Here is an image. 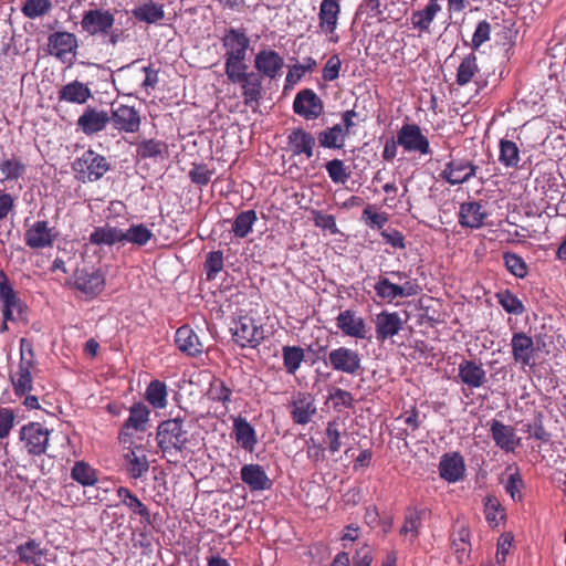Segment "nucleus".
<instances>
[{"instance_id":"obj_1","label":"nucleus","mask_w":566,"mask_h":566,"mask_svg":"<svg viewBox=\"0 0 566 566\" xmlns=\"http://www.w3.org/2000/svg\"><path fill=\"white\" fill-rule=\"evenodd\" d=\"M284 59L272 49L260 50L254 56L255 71H244L238 82L245 106L259 105L263 97V80H277L282 75Z\"/></svg>"},{"instance_id":"obj_2","label":"nucleus","mask_w":566,"mask_h":566,"mask_svg":"<svg viewBox=\"0 0 566 566\" xmlns=\"http://www.w3.org/2000/svg\"><path fill=\"white\" fill-rule=\"evenodd\" d=\"M224 49V73L232 84H238L243 72L249 70L247 52L250 40L242 29L231 28L221 39Z\"/></svg>"},{"instance_id":"obj_3","label":"nucleus","mask_w":566,"mask_h":566,"mask_svg":"<svg viewBox=\"0 0 566 566\" xmlns=\"http://www.w3.org/2000/svg\"><path fill=\"white\" fill-rule=\"evenodd\" d=\"M156 442L164 455H176L182 452L188 443L187 431L181 418H171L159 422Z\"/></svg>"},{"instance_id":"obj_4","label":"nucleus","mask_w":566,"mask_h":566,"mask_svg":"<svg viewBox=\"0 0 566 566\" xmlns=\"http://www.w3.org/2000/svg\"><path fill=\"white\" fill-rule=\"evenodd\" d=\"M389 275L398 280H405L402 284H396L388 276L380 275L374 285L376 295L384 302L392 303L397 298H407L416 296L421 291L416 280H410L408 274L402 271H391Z\"/></svg>"},{"instance_id":"obj_5","label":"nucleus","mask_w":566,"mask_h":566,"mask_svg":"<svg viewBox=\"0 0 566 566\" xmlns=\"http://www.w3.org/2000/svg\"><path fill=\"white\" fill-rule=\"evenodd\" d=\"M52 430L38 421H30L19 430V441L22 450L31 457H41L46 453Z\"/></svg>"},{"instance_id":"obj_6","label":"nucleus","mask_w":566,"mask_h":566,"mask_svg":"<svg viewBox=\"0 0 566 566\" xmlns=\"http://www.w3.org/2000/svg\"><path fill=\"white\" fill-rule=\"evenodd\" d=\"M150 420V409L142 401L135 402L129 408V416L122 424L118 441L122 444L133 446L134 433L145 432Z\"/></svg>"},{"instance_id":"obj_7","label":"nucleus","mask_w":566,"mask_h":566,"mask_svg":"<svg viewBox=\"0 0 566 566\" xmlns=\"http://www.w3.org/2000/svg\"><path fill=\"white\" fill-rule=\"evenodd\" d=\"M111 168L106 157L94 151L85 150L81 157L73 163V169L81 175L83 180L96 181L101 179Z\"/></svg>"},{"instance_id":"obj_8","label":"nucleus","mask_w":566,"mask_h":566,"mask_svg":"<svg viewBox=\"0 0 566 566\" xmlns=\"http://www.w3.org/2000/svg\"><path fill=\"white\" fill-rule=\"evenodd\" d=\"M77 36L69 31H55L48 38V52L62 63H73L77 54Z\"/></svg>"},{"instance_id":"obj_9","label":"nucleus","mask_w":566,"mask_h":566,"mask_svg":"<svg viewBox=\"0 0 566 566\" xmlns=\"http://www.w3.org/2000/svg\"><path fill=\"white\" fill-rule=\"evenodd\" d=\"M82 31L91 36L107 35L115 24V14L108 9H88L81 19Z\"/></svg>"},{"instance_id":"obj_10","label":"nucleus","mask_w":566,"mask_h":566,"mask_svg":"<svg viewBox=\"0 0 566 566\" xmlns=\"http://www.w3.org/2000/svg\"><path fill=\"white\" fill-rule=\"evenodd\" d=\"M325 365L335 371L352 376L357 375L363 369L360 354L345 346H339L328 352Z\"/></svg>"},{"instance_id":"obj_11","label":"nucleus","mask_w":566,"mask_h":566,"mask_svg":"<svg viewBox=\"0 0 566 566\" xmlns=\"http://www.w3.org/2000/svg\"><path fill=\"white\" fill-rule=\"evenodd\" d=\"M397 143L406 153L431 155L430 142L417 124H403L397 132Z\"/></svg>"},{"instance_id":"obj_12","label":"nucleus","mask_w":566,"mask_h":566,"mask_svg":"<svg viewBox=\"0 0 566 566\" xmlns=\"http://www.w3.org/2000/svg\"><path fill=\"white\" fill-rule=\"evenodd\" d=\"M232 337L241 348H255L264 339V329L250 316H240L231 328Z\"/></svg>"},{"instance_id":"obj_13","label":"nucleus","mask_w":566,"mask_h":566,"mask_svg":"<svg viewBox=\"0 0 566 566\" xmlns=\"http://www.w3.org/2000/svg\"><path fill=\"white\" fill-rule=\"evenodd\" d=\"M0 301L6 321L17 322L24 318L27 306L10 285L8 276L3 271H0Z\"/></svg>"},{"instance_id":"obj_14","label":"nucleus","mask_w":566,"mask_h":566,"mask_svg":"<svg viewBox=\"0 0 566 566\" xmlns=\"http://www.w3.org/2000/svg\"><path fill=\"white\" fill-rule=\"evenodd\" d=\"M105 275L99 270L76 269L73 274V286L87 298L93 300L105 289Z\"/></svg>"},{"instance_id":"obj_15","label":"nucleus","mask_w":566,"mask_h":566,"mask_svg":"<svg viewBox=\"0 0 566 566\" xmlns=\"http://www.w3.org/2000/svg\"><path fill=\"white\" fill-rule=\"evenodd\" d=\"M59 234V231L50 227L48 221L39 220L25 230L24 243L33 250L52 248Z\"/></svg>"},{"instance_id":"obj_16","label":"nucleus","mask_w":566,"mask_h":566,"mask_svg":"<svg viewBox=\"0 0 566 566\" xmlns=\"http://www.w3.org/2000/svg\"><path fill=\"white\" fill-rule=\"evenodd\" d=\"M291 418L295 424H307L316 415L314 397L310 392L297 391L289 402Z\"/></svg>"},{"instance_id":"obj_17","label":"nucleus","mask_w":566,"mask_h":566,"mask_svg":"<svg viewBox=\"0 0 566 566\" xmlns=\"http://www.w3.org/2000/svg\"><path fill=\"white\" fill-rule=\"evenodd\" d=\"M109 118V123L118 132L136 133L140 128V114L134 106L125 104L113 105Z\"/></svg>"},{"instance_id":"obj_18","label":"nucleus","mask_w":566,"mask_h":566,"mask_svg":"<svg viewBox=\"0 0 566 566\" xmlns=\"http://www.w3.org/2000/svg\"><path fill=\"white\" fill-rule=\"evenodd\" d=\"M340 4L338 0H322L318 11V27L321 31L329 35V41L337 43L339 35L336 33Z\"/></svg>"},{"instance_id":"obj_19","label":"nucleus","mask_w":566,"mask_h":566,"mask_svg":"<svg viewBox=\"0 0 566 566\" xmlns=\"http://www.w3.org/2000/svg\"><path fill=\"white\" fill-rule=\"evenodd\" d=\"M324 105L318 95L311 88L297 92L293 101V111L305 119H316L323 113Z\"/></svg>"},{"instance_id":"obj_20","label":"nucleus","mask_w":566,"mask_h":566,"mask_svg":"<svg viewBox=\"0 0 566 566\" xmlns=\"http://www.w3.org/2000/svg\"><path fill=\"white\" fill-rule=\"evenodd\" d=\"M336 326L345 336L357 339L368 338V328L365 319L353 310L339 312L336 317Z\"/></svg>"},{"instance_id":"obj_21","label":"nucleus","mask_w":566,"mask_h":566,"mask_svg":"<svg viewBox=\"0 0 566 566\" xmlns=\"http://www.w3.org/2000/svg\"><path fill=\"white\" fill-rule=\"evenodd\" d=\"M442 11L439 0H428L422 9L411 12L410 23L412 29L421 34H431L432 23L437 15Z\"/></svg>"},{"instance_id":"obj_22","label":"nucleus","mask_w":566,"mask_h":566,"mask_svg":"<svg viewBox=\"0 0 566 566\" xmlns=\"http://www.w3.org/2000/svg\"><path fill=\"white\" fill-rule=\"evenodd\" d=\"M478 166L468 159H452L446 164L441 177L448 184L454 186L469 181L475 177Z\"/></svg>"},{"instance_id":"obj_23","label":"nucleus","mask_w":566,"mask_h":566,"mask_svg":"<svg viewBox=\"0 0 566 566\" xmlns=\"http://www.w3.org/2000/svg\"><path fill=\"white\" fill-rule=\"evenodd\" d=\"M240 478L251 492L266 491L273 485V482L266 474L264 468L256 463L242 465L240 470Z\"/></svg>"},{"instance_id":"obj_24","label":"nucleus","mask_w":566,"mask_h":566,"mask_svg":"<svg viewBox=\"0 0 566 566\" xmlns=\"http://www.w3.org/2000/svg\"><path fill=\"white\" fill-rule=\"evenodd\" d=\"M512 355L523 368L533 365L536 348L533 338L524 332H515L511 339Z\"/></svg>"},{"instance_id":"obj_25","label":"nucleus","mask_w":566,"mask_h":566,"mask_svg":"<svg viewBox=\"0 0 566 566\" xmlns=\"http://www.w3.org/2000/svg\"><path fill=\"white\" fill-rule=\"evenodd\" d=\"M175 345L182 354L189 357H198L205 352V346L199 336L188 324L177 328Z\"/></svg>"},{"instance_id":"obj_26","label":"nucleus","mask_w":566,"mask_h":566,"mask_svg":"<svg viewBox=\"0 0 566 566\" xmlns=\"http://www.w3.org/2000/svg\"><path fill=\"white\" fill-rule=\"evenodd\" d=\"M440 478L449 483H457L465 475V463L459 452L446 453L439 462Z\"/></svg>"},{"instance_id":"obj_27","label":"nucleus","mask_w":566,"mask_h":566,"mask_svg":"<svg viewBox=\"0 0 566 566\" xmlns=\"http://www.w3.org/2000/svg\"><path fill=\"white\" fill-rule=\"evenodd\" d=\"M490 432L495 446L506 453L514 452L521 443V439L516 437L515 429L496 419L490 422Z\"/></svg>"},{"instance_id":"obj_28","label":"nucleus","mask_w":566,"mask_h":566,"mask_svg":"<svg viewBox=\"0 0 566 566\" xmlns=\"http://www.w3.org/2000/svg\"><path fill=\"white\" fill-rule=\"evenodd\" d=\"M488 211L480 201H468L460 206L458 213L459 224L463 228L480 229L484 226Z\"/></svg>"},{"instance_id":"obj_29","label":"nucleus","mask_w":566,"mask_h":566,"mask_svg":"<svg viewBox=\"0 0 566 566\" xmlns=\"http://www.w3.org/2000/svg\"><path fill=\"white\" fill-rule=\"evenodd\" d=\"M403 326L398 312L382 311L376 316L375 332L378 342H385L397 335Z\"/></svg>"},{"instance_id":"obj_30","label":"nucleus","mask_w":566,"mask_h":566,"mask_svg":"<svg viewBox=\"0 0 566 566\" xmlns=\"http://www.w3.org/2000/svg\"><path fill=\"white\" fill-rule=\"evenodd\" d=\"M111 122L109 114L105 111H97L94 107H86L77 119V127L87 136L104 130Z\"/></svg>"},{"instance_id":"obj_31","label":"nucleus","mask_w":566,"mask_h":566,"mask_svg":"<svg viewBox=\"0 0 566 566\" xmlns=\"http://www.w3.org/2000/svg\"><path fill=\"white\" fill-rule=\"evenodd\" d=\"M169 156L168 144L156 138L142 139L136 143V157L138 159H153L154 161H163Z\"/></svg>"},{"instance_id":"obj_32","label":"nucleus","mask_w":566,"mask_h":566,"mask_svg":"<svg viewBox=\"0 0 566 566\" xmlns=\"http://www.w3.org/2000/svg\"><path fill=\"white\" fill-rule=\"evenodd\" d=\"M233 434L239 447L248 452H253L258 444L255 429L243 417H237L233 420Z\"/></svg>"},{"instance_id":"obj_33","label":"nucleus","mask_w":566,"mask_h":566,"mask_svg":"<svg viewBox=\"0 0 566 566\" xmlns=\"http://www.w3.org/2000/svg\"><path fill=\"white\" fill-rule=\"evenodd\" d=\"M459 378L470 388H479L486 381V371L474 360H462L459 365Z\"/></svg>"},{"instance_id":"obj_34","label":"nucleus","mask_w":566,"mask_h":566,"mask_svg":"<svg viewBox=\"0 0 566 566\" xmlns=\"http://www.w3.org/2000/svg\"><path fill=\"white\" fill-rule=\"evenodd\" d=\"M290 149L294 156L304 154L307 158L313 156L315 147L314 136L303 128L293 129L287 136Z\"/></svg>"},{"instance_id":"obj_35","label":"nucleus","mask_w":566,"mask_h":566,"mask_svg":"<svg viewBox=\"0 0 566 566\" xmlns=\"http://www.w3.org/2000/svg\"><path fill=\"white\" fill-rule=\"evenodd\" d=\"M423 511L417 506L409 505L403 513V523L399 530V535L408 537L413 543L419 534L422 525Z\"/></svg>"},{"instance_id":"obj_36","label":"nucleus","mask_w":566,"mask_h":566,"mask_svg":"<svg viewBox=\"0 0 566 566\" xmlns=\"http://www.w3.org/2000/svg\"><path fill=\"white\" fill-rule=\"evenodd\" d=\"M60 102H67L73 104H84L92 97L90 87L75 80L64 86L57 92Z\"/></svg>"},{"instance_id":"obj_37","label":"nucleus","mask_w":566,"mask_h":566,"mask_svg":"<svg viewBox=\"0 0 566 566\" xmlns=\"http://www.w3.org/2000/svg\"><path fill=\"white\" fill-rule=\"evenodd\" d=\"M132 15L137 22L155 24L165 18L164 6L153 0H145L132 10Z\"/></svg>"},{"instance_id":"obj_38","label":"nucleus","mask_w":566,"mask_h":566,"mask_svg":"<svg viewBox=\"0 0 566 566\" xmlns=\"http://www.w3.org/2000/svg\"><path fill=\"white\" fill-rule=\"evenodd\" d=\"M117 496L120 499L123 505H125L133 514L140 517L143 523H151L148 507L129 489L119 486L117 489Z\"/></svg>"},{"instance_id":"obj_39","label":"nucleus","mask_w":566,"mask_h":566,"mask_svg":"<svg viewBox=\"0 0 566 566\" xmlns=\"http://www.w3.org/2000/svg\"><path fill=\"white\" fill-rule=\"evenodd\" d=\"M122 229L109 226L108 223L95 227L91 232L88 241L96 247L108 245L112 247L122 243Z\"/></svg>"},{"instance_id":"obj_40","label":"nucleus","mask_w":566,"mask_h":566,"mask_svg":"<svg viewBox=\"0 0 566 566\" xmlns=\"http://www.w3.org/2000/svg\"><path fill=\"white\" fill-rule=\"evenodd\" d=\"M346 130H343L340 124H335L318 133L317 138L319 146L331 149H342L345 145Z\"/></svg>"},{"instance_id":"obj_41","label":"nucleus","mask_w":566,"mask_h":566,"mask_svg":"<svg viewBox=\"0 0 566 566\" xmlns=\"http://www.w3.org/2000/svg\"><path fill=\"white\" fill-rule=\"evenodd\" d=\"M122 243L145 247L154 238V233L144 224H132L127 230L122 229Z\"/></svg>"},{"instance_id":"obj_42","label":"nucleus","mask_w":566,"mask_h":566,"mask_svg":"<svg viewBox=\"0 0 566 566\" xmlns=\"http://www.w3.org/2000/svg\"><path fill=\"white\" fill-rule=\"evenodd\" d=\"M167 386L164 381L154 379L146 388L145 398L156 409L167 406Z\"/></svg>"},{"instance_id":"obj_43","label":"nucleus","mask_w":566,"mask_h":566,"mask_svg":"<svg viewBox=\"0 0 566 566\" xmlns=\"http://www.w3.org/2000/svg\"><path fill=\"white\" fill-rule=\"evenodd\" d=\"M479 72L478 59L474 53L464 56L457 70L455 83L460 86L469 84Z\"/></svg>"},{"instance_id":"obj_44","label":"nucleus","mask_w":566,"mask_h":566,"mask_svg":"<svg viewBox=\"0 0 566 566\" xmlns=\"http://www.w3.org/2000/svg\"><path fill=\"white\" fill-rule=\"evenodd\" d=\"M499 161L506 168H515L521 160L520 148L516 143L509 139H501L499 144Z\"/></svg>"},{"instance_id":"obj_45","label":"nucleus","mask_w":566,"mask_h":566,"mask_svg":"<svg viewBox=\"0 0 566 566\" xmlns=\"http://www.w3.org/2000/svg\"><path fill=\"white\" fill-rule=\"evenodd\" d=\"M17 553L19 555V559L23 563L32 564L34 566H42L43 564V551L33 539H30L25 544L18 546Z\"/></svg>"},{"instance_id":"obj_46","label":"nucleus","mask_w":566,"mask_h":566,"mask_svg":"<svg viewBox=\"0 0 566 566\" xmlns=\"http://www.w3.org/2000/svg\"><path fill=\"white\" fill-rule=\"evenodd\" d=\"M71 478L83 486H93L98 480L96 470L84 461L74 463Z\"/></svg>"},{"instance_id":"obj_47","label":"nucleus","mask_w":566,"mask_h":566,"mask_svg":"<svg viewBox=\"0 0 566 566\" xmlns=\"http://www.w3.org/2000/svg\"><path fill=\"white\" fill-rule=\"evenodd\" d=\"M258 216L254 210L241 211L232 223V232L237 238H245L256 222Z\"/></svg>"},{"instance_id":"obj_48","label":"nucleus","mask_w":566,"mask_h":566,"mask_svg":"<svg viewBox=\"0 0 566 566\" xmlns=\"http://www.w3.org/2000/svg\"><path fill=\"white\" fill-rule=\"evenodd\" d=\"M0 172L3 177L2 180H18L25 172V165L20 158L12 155L10 158L0 160Z\"/></svg>"},{"instance_id":"obj_49","label":"nucleus","mask_w":566,"mask_h":566,"mask_svg":"<svg viewBox=\"0 0 566 566\" xmlns=\"http://www.w3.org/2000/svg\"><path fill=\"white\" fill-rule=\"evenodd\" d=\"M128 462V473L133 479L142 478L149 469V463L145 454L138 455L136 451L128 446V452L125 454Z\"/></svg>"},{"instance_id":"obj_50","label":"nucleus","mask_w":566,"mask_h":566,"mask_svg":"<svg viewBox=\"0 0 566 566\" xmlns=\"http://www.w3.org/2000/svg\"><path fill=\"white\" fill-rule=\"evenodd\" d=\"M51 0H25L21 7L22 14L31 20L42 18L51 12Z\"/></svg>"},{"instance_id":"obj_51","label":"nucleus","mask_w":566,"mask_h":566,"mask_svg":"<svg viewBox=\"0 0 566 566\" xmlns=\"http://www.w3.org/2000/svg\"><path fill=\"white\" fill-rule=\"evenodd\" d=\"M346 431H340V423L337 420L327 422L325 429L324 442L327 446L328 451L334 454L342 449V438L346 436Z\"/></svg>"},{"instance_id":"obj_52","label":"nucleus","mask_w":566,"mask_h":566,"mask_svg":"<svg viewBox=\"0 0 566 566\" xmlns=\"http://www.w3.org/2000/svg\"><path fill=\"white\" fill-rule=\"evenodd\" d=\"M283 353V365L287 374L294 375L301 367L304 360V349L300 346H284Z\"/></svg>"},{"instance_id":"obj_53","label":"nucleus","mask_w":566,"mask_h":566,"mask_svg":"<svg viewBox=\"0 0 566 566\" xmlns=\"http://www.w3.org/2000/svg\"><path fill=\"white\" fill-rule=\"evenodd\" d=\"M495 296L505 312L514 315H522L525 312L522 301L509 289L497 292Z\"/></svg>"},{"instance_id":"obj_54","label":"nucleus","mask_w":566,"mask_h":566,"mask_svg":"<svg viewBox=\"0 0 566 566\" xmlns=\"http://www.w3.org/2000/svg\"><path fill=\"white\" fill-rule=\"evenodd\" d=\"M485 520L491 526H497L505 518V509L497 497L489 495L484 500Z\"/></svg>"},{"instance_id":"obj_55","label":"nucleus","mask_w":566,"mask_h":566,"mask_svg":"<svg viewBox=\"0 0 566 566\" xmlns=\"http://www.w3.org/2000/svg\"><path fill=\"white\" fill-rule=\"evenodd\" d=\"M10 381L15 396L22 397L30 394L33 389V377L29 371L17 370L10 374Z\"/></svg>"},{"instance_id":"obj_56","label":"nucleus","mask_w":566,"mask_h":566,"mask_svg":"<svg viewBox=\"0 0 566 566\" xmlns=\"http://www.w3.org/2000/svg\"><path fill=\"white\" fill-rule=\"evenodd\" d=\"M503 261L507 271L518 279H524L528 273V266L524 259L514 252H504Z\"/></svg>"},{"instance_id":"obj_57","label":"nucleus","mask_w":566,"mask_h":566,"mask_svg":"<svg viewBox=\"0 0 566 566\" xmlns=\"http://www.w3.org/2000/svg\"><path fill=\"white\" fill-rule=\"evenodd\" d=\"M208 396L211 400L221 402L228 409V405L231 402L232 389L223 380L216 378L210 384Z\"/></svg>"},{"instance_id":"obj_58","label":"nucleus","mask_w":566,"mask_h":566,"mask_svg":"<svg viewBox=\"0 0 566 566\" xmlns=\"http://www.w3.org/2000/svg\"><path fill=\"white\" fill-rule=\"evenodd\" d=\"M325 168L331 180L338 185H344L350 176L348 167L342 159H332L325 164Z\"/></svg>"},{"instance_id":"obj_59","label":"nucleus","mask_w":566,"mask_h":566,"mask_svg":"<svg viewBox=\"0 0 566 566\" xmlns=\"http://www.w3.org/2000/svg\"><path fill=\"white\" fill-rule=\"evenodd\" d=\"M224 261L222 251H211L207 254L205 270L207 280L212 281L223 270Z\"/></svg>"},{"instance_id":"obj_60","label":"nucleus","mask_w":566,"mask_h":566,"mask_svg":"<svg viewBox=\"0 0 566 566\" xmlns=\"http://www.w3.org/2000/svg\"><path fill=\"white\" fill-rule=\"evenodd\" d=\"M491 24L486 20L478 22L474 33L472 35L470 48L473 51H478L485 42L491 39Z\"/></svg>"},{"instance_id":"obj_61","label":"nucleus","mask_w":566,"mask_h":566,"mask_svg":"<svg viewBox=\"0 0 566 566\" xmlns=\"http://www.w3.org/2000/svg\"><path fill=\"white\" fill-rule=\"evenodd\" d=\"M212 175L213 170H210L205 164H193L188 174L190 180L200 187L207 186L211 181Z\"/></svg>"},{"instance_id":"obj_62","label":"nucleus","mask_w":566,"mask_h":566,"mask_svg":"<svg viewBox=\"0 0 566 566\" xmlns=\"http://www.w3.org/2000/svg\"><path fill=\"white\" fill-rule=\"evenodd\" d=\"M542 418V413H537L533 423H527L524 426V431L538 441L547 442L551 438V434L545 429Z\"/></svg>"},{"instance_id":"obj_63","label":"nucleus","mask_w":566,"mask_h":566,"mask_svg":"<svg viewBox=\"0 0 566 566\" xmlns=\"http://www.w3.org/2000/svg\"><path fill=\"white\" fill-rule=\"evenodd\" d=\"M342 60L338 54H333L326 61L322 70V78L326 82H333L339 76Z\"/></svg>"},{"instance_id":"obj_64","label":"nucleus","mask_w":566,"mask_h":566,"mask_svg":"<svg viewBox=\"0 0 566 566\" xmlns=\"http://www.w3.org/2000/svg\"><path fill=\"white\" fill-rule=\"evenodd\" d=\"M452 546L457 553H465L470 551V530L467 526H460L452 534Z\"/></svg>"}]
</instances>
